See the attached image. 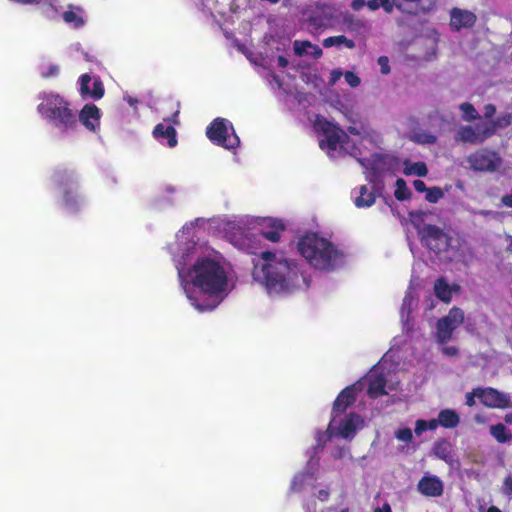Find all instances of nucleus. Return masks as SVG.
Returning <instances> with one entry per match:
<instances>
[{"label": "nucleus", "instance_id": "f257e3e1", "mask_svg": "<svg viewBox=\"0 0 512 512\" xmlns=\"http://www.w3.org/2000/svg\"><path fill=\"white\" fill-rule=\"evenodd\" d=\"M253 263V279L269 294H290L309 287L298 261L282 253L263 251Z\"/></svg>", "mask_w": 512, "mask_h": 512}, {"label": "nucleus", "instance_id": "f03ea898", "mask_svg": "<svg viewBox=\"0 0 512 512\" xmlns=\"http://www.w3.org/2000/svg\"><path fill=\"white\" fill-rule=\"evenodd\" d=\"M177 270L180 283L188 299L199 311L212 310L214 306L198 303L188 291V283L210 297H218L225 292L228 286V277L224 267L218 261L209 257L198 258L187 271L179 267H177Z\"/></svg>", "mask_w": 512, "mask_h": 512}, {"label": "nucleus", "instance_id": "7ed1b4c3", "mask_svg": "<svg viewBox=\"0 0 512 512\" xmlns=\"http://www.w3.org/2000/svg\"><path fill=\"white\" fill-rule=\"evenodd\" d=\"M297 248L307 262L319 270L333 271L344 263L343 253L332 242L314 232L303 235Z\"/></svg>", "mask_w": 512, "mask_h": 512}, {"label": "nucleus", "instance_id": "20e7f679", "mask_svg": "<svg viewBox=\"0 0 512 512\" xmlns=\"http://www.w3.org/2000/svg\"><path fill=\"white\" fill-rule=\"evenodd\" d=\"M37 110L63 132L74 130L78 126L76 112L71 108L70 102L59 94H44Z\"/></svg>", "mask_w": 512, "mask_h": 512}, {"label": "nucleus", "instance_id": "39448f33", "mask_svg": "<svg viewBox=\"0 0 512 512\" xmlns=\"http://www.w3.org/2000/svg\"><path fill=\"white\" fill-rule=\"evenodd\" d=\"M206 135L213 144L225 149H234L240 144V139L233 125L224 118L219 117L214 119L208 125Z\"/></svg>", "mask_w": 512, "mask_h": 512}, {"label": "nucleus", "instance_id": "423d86ee", "mask_svg": "<svg viewBox=\"0 0 512 512\" xmlns=\"http://www.w3.org/2000/svg\"><path fill=\"white\" fill-rule=\"evenodd\" d=\"M419 233L422 243L436 254L448 251L451 245V237L436 225L426 224Z\"/></svg>", "mask_w": 512, "mask_h": 512}, {"label": "nucleus", "instance_id": "0eeeda50", "mask_svg": "<svg viewBox=\"0 0 512 512\" xmlns=\"http://www.w3.org/2000/svg\"><path fill=\"white\" fill-rule=\"evenodd\" d=\"M470 168L478 172H495L502 165V158L495 151L482 148L467 157Z\"/></svg>", "mask_w": 512, "mask_h": 512}, {"label": "nucleus", "instance_id": "6e6552de", "mask_svg": "<svg viewBox=\"0 0 512 512\" xmlns=\"http://www.w3.org/2000/svg\"><path fill=\"white\" fill-rule=\"evenodd\" d=\"M52 179L56 185L64 189V205L68 209L75 210L78 206V196L72 189H68L74 184L73 173L67 169H57L54 171Z\"/></svg>", "mask_w": 512, "mask_h": 512}, {"label": "nucleus", "instance_id": "1a4fd4ad", "mask_svg": "<svg viewBox=\"0 0 512 512\" xmlns=\"http://www.w3.org/2000/svg\"><path fill=\"white\" fill-rule=\"evenodd\" d=\"M482 399L485 406L490 408H512V400L509 394L500 392L499 390L488 387L485 389H477L476 393Z\"/></svg>", "mask_w": 512, "mask_h": 512}, {"label": "nucleus", "instance_id": "9d476101", "mask_svg": "<svg viewBox=\"0 0 512 512\" xmlns=\"http://www.w3.org/2000/svg\"><path fill=\"white\" fill-rule=\"evenodd\" d=\"M101 111L95 104H85L77 116L87 130L96 132L100 127Z\"/></svg>", "mask_w": 512, "mask_h": 512}, {"label": "nucleus", "instance_id": "9b49d317", "mask_svg": "<svg viewBox=\"0 0 512 512\" xmlns=\"http://www.w3.org/2000/svg\"><path fill=\"white\" fill-rule=\"evenodd\" d=\"M494 130V125H489L481 133H477L471 126H462L457 131L456 139L464 143L477 144L490 137Z\"/></svg>", "mask_w": 512, "mask_h": 512}, {"label": "nucleus", "instance_id": "f8f14e48", "mask_svg": "<svg viewBox=\"0 0 512 512\" xmlns=\"http://www.w3.org/2000/svg\"><path fill=\"white\" fill-rule=\"evenodd\" d=\"M417 490L426 497H439L444 491L443 482L435 475H425L418 481Z\"/></svg>", "mask_w": 512, "mask_h": 512}, {"label": "nucleus", "instance_id": "ddd939ff", "mask_svg": "<svg viewBox=\"0 0 512 512\" xmlns=\"http://www.w3.org/2000/svg\"><path fill=\"white\" fill-rule=\"evenodd\" d=\"M476 20V15L469 10L453 8L450 12V25L456 31L473 27Z\"/></svg>", "mask_w": 512, "mask_h": 512}, {"label": "nucleus", "instance_id": "4468645a", "mask_svg": "<svg viewBox=\"0 0 512 512\" xmlns=\"http://www.w3.org/2000/svg\"><path fill=\"white\" fill-rule=\"evenodd\" d=\"M356 400V386L350 385L344 388L334 401L332 414L333 417L344 413Z\"/></svg>", "mask_w": 512, "mask_h": 512}, {"label": "nucleus", "instance_id": "2eb2a0df", "mask_svg": "<svg viewBox=\"0 0 512 512\" xmlns=\"http://www.w3.org/2000/svg\"><path fill=\"white\" fill-rule=\"evenodd\" d=\"M153 136L158 140L167 139L169 147L177 145L176 130L172 125L165 126L162 123L157 124L153 129Z\"/></svg>", "mask_w": 512, "mask_h": 512}, {"label": "nucleus", "instance_id": "dca6fc26", "mask_svg": "<svg viewBox=\"0 0 512 512\" xmlns=\"http://www.w3.org/2000/svg\"><path fill=\"white\" fill-rule=\"evenodd\" d=\"M267 227L269 229L262 230L261 235L264 239L274 243L280 240V233L286 229L284 223L278 219H269Z\"/></svg>", "mask_w": 512, "mask_h": 512}, {"label": "nucleus", "instance_id": "f3484780", "mask_svg": "<svg viewBox=\"0 0 512 512\" xmlns=\"http://www.w3.org/2000/svg\"><path fill=\"white\" fill-rule=\"evenodd\" d=\"M386 378L383 374H378L369 379L367 394L370 398H378L386 395Z\"/></svg>", "mask_w": 512, "mask_h": 512}, {"label": "nucleus", "instance_id": "a211bd4d", "mask_svg": "<svg viewBox=\"0 0 512 512\" xmlns=\"http://www.w3.org/2000/svg\"><path fill=\"white\" fill-rule=\"evenodd\" d=\"M359 416L355 413H350L348 416H346L343 420H341L339 424V434L345 438L349 439L354 437L356 433V422L355 420L358 419Z\"/></svg>", "mask_w": 512, "mask_h": 512}, {"label": "nucleus", "instance_id": "6ab92c4d", "mask_svg": "<svg viewBox=\"0 0 512 512\" xmlns=\"http://www.w3.org/2000/svg\"><path fill=\"white\" fill-rule=\"evenodd\" d=\"M457 327L449 319L441 318L437 321V337L441 343L447 342Z\"/></svg>", "mask_w": 512, "mask_h": 512}, {"label": "nucleus", "instance_id": "aec40b11", "mask_svg": "<svg viewBox=\"0 0 512 512\" xmlns=\"http://www.w3.org/2000/svg\"><path fill=\"white\" fill-rule=\"evenodd\" d=\"M435 296L445 303H449L452 299V290L447 281L440 277L434 283Z\"/></svg>", "mask_w": 512, "mask_h": 512}, {"label": "nucleus", "instance_id": "412c9836", "mask_svg": "<svg viewBox=\"0 0 512 512\" xmlns=\"http://www.w3.org/2000/svg\"><path fill=\"white\" fill-rule=\"evenodd\" d=\"M376 195L374 192H368L365 185L359 187V195L355 198L354 204L358 208L370 207L375 203Z\"/></svg>", "mask_w": 512, "mask_h": 512}, {"label": "nucleus", "instance_id": "4be33fe9", "mask_svg": "<svg viewBox=\"0 0 512 512\" xmlns=\"http://www.w3.org/2000/svg\"><path fill=\"white\" fill-rule=\"evenodd\" d=\"M459 421V415L454 410L445 409L438 414V422L444 428H455Z\"/></svg>", "mask_w": 512, "mask_h": 512}, {"label": "nucleus", "instance_id": "5701e85b", "mask_svg": "<svg viewBox=\"0 0 512 512\" xmlns=\"http://www.w3.org/2000/svg\"><path fill=\"white\" fill-rule=\"evenodd\" d=\"M490 434L496 439L498 443L501 444L509 443L512 441V433L502 423L490 426Z\"/></svg>", "mask_w": 512, "mask_h": 512}, {"label": "nucleus", "instance_id": "b1692460", "mask_svg": "<svg viewBox=\"0 0 512 512\" xmlns=\"http://www.w3.org/2000/svg\"><path fill=\"white\" fill-rule=\"evenodd\" d=\"M435 455L444 461H447L451 457V445L447 440H440L434 445Z\"/></svg>", "mask_w": 512, "mask_h": 512}, {"label": "nucleus", "instance_id": "393cba45", "mask_svg": "<svg viewBox=\"0 0 512 512\" xmlns=\"http://www.w3.org/2000/svg\"><path fill=\"white\" fill-rule=\"evenodd\" d=\"M394 196L398 201H405L410 199L411 192L408 189L404 179L398 178L396 180V189L394 192Z\"/></svg>", "mask_w": 512, "mask_h": 512}, {"label": "nucleus", "instance_id": "a878e982", "mask_svg": "<svg viewBox=\"0 0 512 512\" xmlns=\"http://www.w3.org/2000/svg\"><path fill=\"white\" fill-rule=\"evenodd\" d=\"M343 22L350 31H360L366 27V22L364 20L356 18L352 14L345 15Z\"/></svg>", "mask_w": 512, "mask_h": 512}, {"label": "nucleus", "instance_id": "bb28decb", "mask_svg": "<svg viewBox=\"0 0 512 512\" xmlns=\"http://www.w3.org/2000/svg\"><path fill=\"white\" fill-rule=\"evenodd\" d=\"M406 3H412L414 4V11H408L412 14H417L418 12H428L430 11L435 2L434 0H403Z\"/></svg>", "mask_w": 512, "mask_h": 512}, {"label": "nucleus", "instance_id": "cd10ccee", "mask_svg": "<svg viewBox=\"0 0 512 512\" xmlns=\"http://www.w3.org/2000/svg\"><path fill=\"white\" fill-rule=\"evenodd\" d=\"M342 135L346 136L344 132L338 127L334 128L330 133L326 134V143L329 149L335 150L341 142Z\"/></svg>", "mask_w": 512, "mask_h": 512}, {"label": "nucleus", "instance_id": "c85d7f7f", "mask_svg": "<svg viewBox=\"0 0 512 512\" xmlns=\"http://www.w3.org/2000/svg\"><path fill=\"white\" fill-rule=\"evenodd\" d=\"M406 175H417L419 177H425L428 174V168L425 162L418 161L413 163L411 166L404 169Z\"/></svg>", "mask_w": 512, "mask_h": 512}, {"label": "nucleus", "instance_id": "c756f323", "mask_svg": "<svg viewBox=\"0 0 512 512\" xmlns=\"http://www.w3.org/2000/svg\"><path fill=\"white\" fill-rule=\"evenodd\" d=\"M314 128L318 133L326 135L330 133L334 128H336V126L325 118L317 116L314 123Z\"/></svg>", "mask_w": 512, "mask_h": 512}, {"label": "nucleus", "instance_id": "7c9ffc66", "mask_svg": "<svg viewBox=\"0 0 512 512\" xmlns=\"http://www.w3.org/2000/svg\"><path fill=\"white\" fill-rule=\"evenodd\" d=\"M459 108H460L461 112L463 113V119L466 121L470 122L479 117L477 110L469 102H464V103L460 104Z\"/></svg>", "mask_w": 512, "mask_h": 512}, {"label": "nucleus", "instance_id": "2f4dec72", "mask_svg": "<svg viewBox=\"0 0 512 512\" xmlns=\"http://www.w3.org/2000/svg\"><path fill=\"white\" fill-rule=\"evenodd\" d=\"M63 20L68 24H73L75 28H79L84 25L83 18L72 10H68L63 13Z\"/></svg>", "mask_w": 512, "mask_h": 512}, {"label": "nucleus", "instance_id": "473e14b6", "mask_svg": "<svg viewBox=\"0 0 512 512\" xmlns=\"http://www.w3.org/2000/svg\"><path fill=\"white\" fill-rule=\"evenodd\" d=\"M104 85L99 77L94 78L93 88L91 89L90 97L94 100H99L104 96Z\"/></svg>", "mask_w": 512, "mask_h": 512}, {"label": "nucleus", "instance_id": "72a5a7b5", "mask_svg": "<svg viewBox=\"0 0 512 512\" xmlns=\"http://www.w3.org/2000/svg\"><path fill=\"white\" fill-rule=\"evenodd\" d=\"M444 197V193L440 187L434 186L427 190L425 199L429 203H437Z\"/></svg>", "mask_w": 512, "mask_h": 512}, {"label": "nucleus", "instance_id": "f704fd0d", "mask_svg": "<svg viewBox=\"0 0 512 512\" xmlns=\"http://www.w3.org/2000/svg\"><path fill=\"white\" fill-rule=\"evenodd\" d=\"M446 319H449L451 323H453L456 327H458L460 324H462L464 320V314L463 311L459 308H452L449 311V314L445 317Z\"/></svg>", "mask_w": 512, "mask_h": 512}, {"label": "nucleus", "instance_id": "c9c22d12", "mask_svg": "<svg viewBox=\"0 0 512 512\" xmlns=\"http://www.w3.org/2000/svg\"><path fill=\"white\" fill-rule=\"evenodd\" d=\"M91 77L89 74H82L79 78L80 81V94L85 97L89 96L91 93V89L89 87V83L91 82Z\"/></svg>", "mask_w": 512, "mask_h": 512}, {"label": "nucleus", "instance_id": "e433bc0d", "mask_svg": "<svg viewBox=\"0 0 512 512\" xmlns=\"http://www.w3.org/2000/svg\"><path fill=\"white\" fill-rule=\"evenodd\" d=\"M413 139L415 142L420 144H435L437 141L435 135L426 132L417 133Z\"/></svg>", "mask_w": 512, "mask_h": 512}, {"label": "nucleus", "instance_id": "4c0bfd02", "mask_svg": "<svg viewBox=\"0 0 512 512\" xmlns=\"http://www.w3.org/2000/svg\"><path fill=\"white\" fill-rule=\"evenodd\" d=\"M308 23L315 28H322L326 26L327 19L320 14H312L308 19Z\"/></svg>", "mask_w": 512, "mask_h": 512}, {"label": "nucleus", "instance_id": "58836bf2", "mask_svg": "<svg viewBox=\"0 0 512 512\" xmlns=\"http://www.w3.org/2000/svg\"><path fill=\"white\" fill-rule=\"evenodd\" d=\"M395 436L398 440L403 442H411L413 439L412 430L410 428H400L395 432Z\"/></svg>", "mask_w": 512, "mask_h": 512}, {"label": "nucleus", "instance_id": "ea45409f", "mask_svg": "<svg viewBox=\"0 0 512 512\" xmlns=\"http://www.w3.org/2000/svg\"><path fill=\"white\" fill-rule=\"evenodd\" d=\"M345 40H346V36H344V35L330 36L323 40V46L325 48H330V47L342 44L343 41H345Z\"/></svg>", "mask_w": 512, "mask_h": 512}, {"label": "nucleus", "instance_id": "a19ab883", "mask_svg": "<svg viewBox=\"0 0 512 512\" xmlns=\"http://www.w3.org/2000/svg\"><path fill=\"white\" fill-rule=\"evenodd\" d=\"M379 4L380 7H382L386 13H391L393 11L394 6H396V8L400 11H406L402 3L393 4L390 0H380Z\"/></svg>", "mask_w": 512, "mask_h": 512}, {"label": "nucleus", "instance_id": "79ce46f5", "mask_svg": "<svg viewBox=\"0 0 512 512\" xmlns=\"http://www.w3.org/2000/svg\"><path fill=\"white\" fill-rule=\"evenodd\" d=\"M312 47V43L309 41H295L293 48L294 52L298 56H302L306 53V49Z\"/></svg>", "mask_w": 512, "mask_h": 512}, {"label": "nucleus", "instance_id": "37998d69", "mask_svg": "<svg viewBox=\"0 0 512 512\" xmlns=\"http://www.w3.org/2000/svg\"><path fill=\"white\" fill-rule=\"evenodd\" d=\"M501 492L503 495H505L507 497L512 496V476L511 475L505 476L503 483H502Z\"/></svg>", "mask_w": 512, "mask_h": 512}, {"label": "nucleus", "instance_id": "c03bdc74", "mask_svg": "<svg viewBox=\"0 0 512 512\" xmlns=\"http://www.w3.org/2000/svg\"><path fill=\"white\" fill-rule=\"evenodd\" d=\"M345 81L351 86V87H357L360 85V78L352 71H347L344 74Z\"/></svg>", "mask_w": 512, "mask_h": 512}, {"label": "nucleus", "instance_id": "a18cd8bd", "mask_svg": "<svg viewBox=\"0 0 512 512\" xmlns=\"http://www.w3.org/2000/svg\"><path fill=\"white\" fill-rule=\"evenodd\" d=\"M378 64L380 65L382 74H388L390 72L389 59L387 56H380L378 58Z\"/></svg>", "mask_w": 512, "mask_h": 512}, {"label": "nucleus", "instance_id": "49530a36", "mask_svg": "<svg viewBox=\"0 0 512 512\" xmlns=\"http://www.w3.org/2000/svg\"><path fill=\"white\" fill-rule=\"evenodd\" d=\"M59 74V67L57 65H50L46 71L41 73L43 78L56 77Z\"/></svg>", "mask_w": 512, "mask_h": 512}, {"label": "nucleus", "instance_id": "de8ad7c7", "mask_svg": "<svg viewBox=\"0 0 512 512\" xmlns=\"http://www.w3.org/2000/svg\"><path fill=\"white\" fill-rule=\"evenodd\" d=\"M425 431H427L426 420H417L414 429L415 434L419 436Z\"/></svg>", "mask_w": 512, "mask_h": 512}, {"label": "nucleus", "instance_id": "09e8293b", "mask_svg": "<svg viewBox=\"0 0 512 512\" xmlns=\"http://www.w3.org/2000/svg\"><path fill=\"white\" fill-rule=\"evenodd\" d=\"M413 187L418 193L427 192L429 188H427L426 184L422 180H414L413 181Z\"/></svg>", "mask_w": 512, "mask_h": 512}, {"label": "nucleus", "instance_id": "8fccbe9b", "mask_svg": "<svg viewBox=\"0 0 512 512\" xmlns=\"http://www.w3.org/2000/svg\"><path fill=\"white\" fill-rule=\"evenodd\" d=\"M342 72L340 70H333L330 74L329 84L335 85L337 81L342 77Z\"/></svg>", "mask_w": 512, "mask_h": 512}, {"label": "nucleus", "instance_id": "3c124183", "mask_svg": "<svg viewBox=\"0 0 512 512\" xmlns=\"http://www.w3.org/2000/svg\"><path fill=\"white\" fill-rule=\"evenodd\" d=\"M501 203L505 207L512 208V192L510 194H506V195L502 196Z\"/></svg>", "mask_w": 512, "mask_h": 512}, {"label": "nucleus", "instance_id": "603ef678", "mask_svg": "<svg viewBox=\"0 0 512 512\" xmlns=\"http://www.w3.org/2000/svg\"><path fill=\"white\" fill-rule=\"evenodd\" d=\"M495 112H496V108L493 104H487L485 106L484 114H485L486 118H491L495 114Z\"/></svg>", "mask_w": 512, "mask_h": 512}, {"label": "nucleus", "instance_id": "864d4df0", "mask_svg": "<svg viewBox=\"0 0 512 512\" xmlns=\"http://www.w3.org/2000/svg\"><path fill=\"white\" fill-rule=\"evenodd\" d=\"M364 5H366L365 0H352L351 2V8L355 11H359Z\"/></svg>", "mask_w": 512, "mask_h": 512}, {"label": "nucleus", "instance_id": "5fc2aeb1", "mask_svg": "<svg viewBox=\"0 0 512 512\" xmlns=\"http://www.w3.org/2000/svg\"><path fill=\"white\" fill-rule=\"evenodd\" d=\"M379 2L380 0H367L366 5L370 10L375 11L380 8Z\"/></svg>", "mask_w": 512, "mask_h": 512}, {"label": "nucleus", "instance_id": "6e6d98bb", "mask_svg": "<svg viewBox=\"0 0 512 512\" xmlns=\"http://www.w3.org/2000/svg\"><path fill=\"white\" fill-rule=\"evenodd\" d=\"M277 63H278V66L281 67V68H286L289 64V61L288 59L283 56V55H279L277 57Z\"/></svg>", "mask_w": 512, "mask_h": 512}, {"label": "nucleus", "instance_id": "4d7b16f0", "mask_svg": "<svg viewBox=\"0 0 512 512\" xmlns=\"http://www.w3.org/2000/svg\"><path fill=\"white\" fill-rule=\"evenodd\" d=\"M438 425H440L438 422V419L437 420L432 419V420L426 421L427 430H434L438 427Z\"/></svg>", "mask_w": 512, "mask_h": 512}, {"label": "nucleus", "instance_id": "13d9d810", "mask_svg": "<svg viewBox=\"0 0 512 512\" xmlns=\"http://www.w3.org/2000/svg\"><path fill=\"white\" fill-rule=\"evenodd\" d=\"M311 48L313 49V52H312L311 54H312V56H313L314 58H319V57H321V56H322V53H323V52H322V49H321L319 46H317V45H313V44H312V47H311Z\"/></svg>", "mask_w": 512, "mask_h": 512}, {"label": "nucleus", "instance_id": "bf43d9fd", "mask_svg": "<svg viewBox=\"0 0 512 512\" xmlns=\"http://www.w3.org/2000/svg\"><path fill=\"white\" fill-rule=\"evenodd\" d=\"M374 512H392L390 505L385 502L382 507L376 508Z\"/></svg>", "mask_w": 512, "mask_h": 512}, {"label": "nucleus", "instance_id": "052dcab7", "mask_svg": "<svg viewBox=\"0 0 512 512\" xmlns=\"http://www.w3.org/2000/svg\"><path fill=\"white\" fill-rule=\"evenodd\" d=\"M466 404L468 406H473L475 404L474 393H468L466 395Z\"/></svg>", "mask_w": 512, "mask_h": 512}, {"label": "nucleus", "instance_id": "680f3d73", "mask_svg": "<svg viewBox=\"0 0 512 512\" xmlns=\"http://www.w3.org/2000/svg\"><path fill=\"white\" fill-rule=\"evenodd\" d=\"M124 99L130 106H134L138 103V99L133 98L132 96H125Z\"/></svg>", "mask_w": 512, "mask_h": 512}, {"label": "nucleus", "instance_id": "e2e57ef3", "mask_svg": "<svg viewBox=\"0 0 512 512\" xmlns=\"http://www.w3.org/2000/svg\"><path fill=\"white\" fill-rule=\"evenodd\" d=\"M342 44H344L349 49H353L355 47V42L351 39H348L347 37H346V40L343 41Z\"/></svg>", "mask_w": 512, "mask_h": 512}, {"label": "nucleus", "instance_id": "0e129e2a", "mask_svg": "<svg viewBox=\"0 0 512 512\" xmlns=\"http://www.w3.org/2000/svg\"><path fill=\"white\" fill-rule=\"evenodd\" d=\"M377 178H378V175H377V173L375 171V168H373L370 176L368 177V179H369L370 182L374 183V182H376Z\"/></svg>", "mask_w": 512, "mask_h": 512}, {"label": "nucleus", "instance_id": "69168bd1", "mask_svg": "<svg viewBox=\"0 0 512 512\" xmlns=\"http://www.w3.org/2000/svg\"><path fill=\"white\" fill-rule=\"evenodd\" d=\"M329 496V493L325 490H320L319 491V497L321 500H326Z\"/></svg>", "mask_w": 512, "mask_h": 512}, {"label": "nucleus", "instance_id": "338daca9", "mask_svg": "<svg viewBox=\"0 0 512 512\" xmlns=\"http://www.w3.org/2000/svg\"><path fill=\"white\" fill-rule=\"evenodd\" d=\"M487 512H502V511L496 506H490L488 508Z\"/></svg>", "mask_w": 512, "mask_h": 512}, {"label": "nucleus", "instance_id": "774afa93", "mask_svg": "<svg viewBox=\"0 0 512 512\" xmlns=\"http://www.w3.org/2000/svg\"><path fill=\"white\" fill-rule=\"evenodd\" d=\"M504 421H505V423H508V424L512 423V414L505 415Z\"/></svg>", "mask_w": 512, "mask_h": 512}]
</instances>
